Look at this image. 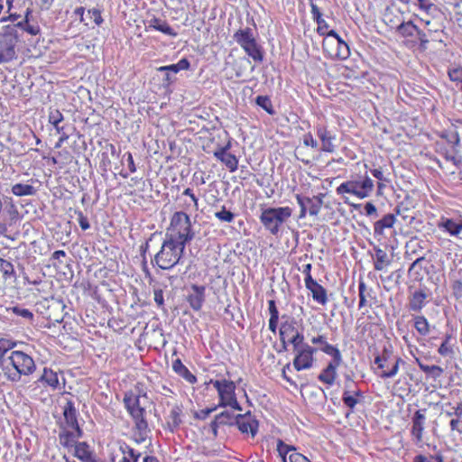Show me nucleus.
Here are the masks:
<instances>
[{
  "mask_svg": "<svg viewBox=\"0 0 462 462\" xmlns=\"http://www.w3.org/2000/svg\"><path fill=\"white\" fill-rule=\"evenodd\" d=\"M235 422H236L237 429L242 434H246L252 438H254L257 434L258 422L250 411L245 414H237Z\"/></svg>",
  "mask_w": 462,
  "mask_h": 462,
  "instance_id": "obj_23",
  "label": "nucleus"
},
{
  "mask_svg": "<svg viewBox=\"0 0 462 462\" xmlns=\"http://www.w3.org/2000/svg\"><path fill=\"white\" fill-rule=\"evenodd\" d=\"M208 383L213 385L217 393V406L229 407L234 411H240V404L236 397V383L226 378L210 379Z\"/></svg>",
  "mask_w": 462,
  "mask_h": 462,
  "instance_id": "obj_8",
  "label": "nucleus"
},
{
  "mask_svg": "<svg viewBox=\"0 0 462 462\" xmlns=\"http://www.w3.org/2000/svg\"><path fill=\"white\" fill-rule=\"evenodd\" d=\"M189 242L163 241L155 254L152 265L162 271H170L177 266Z\"/></svg>",
  "mask_w": 462,
  "mask_h": 462,
  "instance_id": "obj_5",
  "label": "nucleus"
},
{
  "mask_svg": "<svg viewBox=\"0 0 462 462\" xmlns=\"http://www.w3.org/2000/svg\"><path fill=\"white\" fill-rule=\"evenodd\" d=\"M276 451H278L282 462H311L307 457L298 452L294 446L281 439L276 441Z\"/></svg>",
  "mask_w": 462,
  "mask_h": 462,
  "instance_id": "obj_21",
  "label": "nucleus"
},
{
  "mask_svg": "<svg viewBox=\"0 0 462 462\" xmlns=\"http://www.w3.org/2000/svg\"><path fill=\"white\" fill-rule=\"evenodd\" d=\"M11 193L16 197L32 196L35 194V188L31 184L18 182L11 186Z\"/></svg>",
  "mask_w": 462,
  "mask_h": 462,
  "instance_id": "obj_46",
  "label": "nucleus"
},
{
  "mask_svg": "<svg viewBox=\"0 0 462 462\" xmlns=\"http://www.w3.org/2000/svg\"><path fill=\"white\" fill-rule=\"evenodd\" d=\"M7 311L14 314L17 317L24 319L28 321H32L33 314L28 309H24L20 306H15V307L7 309Z\"/></svg>",
  "mask_w": 462,
  "mask_h": 462,
  "instance_id": "obj_53",
  "label": "nucleus"
},
{
  "mask_svg": "<svg viewBox=\"0 0 462 462\" xmlns=\"http://www.w3.org/2000/svg\"><path fill=\"white\" fill-rule=\"evenodd\" d=\"M412 326H414V329L419 336L427 337L430 334V322L422 315L412 317Z\"/></svg>",
  "mask_w": 462,
  "mask_h": 462,
  "instance_id": "obj_42",
  "label": "nucleus"
},
{
  "mask_svg": "<svg viewBox=\"0 0 462 462\" xmlns=\"http://www.w3.org/2000/svg\"><path fill=\"white\" fill-rule=\"evenodd\" d=\"M415 36L420 42V46L423 49H426L427 44L429 43V39L426 33L418 27V30L415 32Z\"/></svg>",
  "mask_w": 462,
  "mask_h": 462,
  "instance_id": "obj_64",
  "label": "nucleus"
},
{
  "mask_svg": "<svg viewBox=\"0 0 462 462\" xmlns=\"http://www.w3.org/2000/svg\"><path fill=\"white\" fill-rule=\"evenodd\" d=\"M318 137L321 142V151L325 152H334V144L332 141L334 140V134L329 132L325 125L318 126Z\"/></svg>",
  "mask_w": 462,
  "mask_h": 462,
  "instance_id": "obj_33",
  "label": "nucleus"
},
{
  "mask_svg": "<svg viewBox=\"0 0 462 462\" xmlns=\"http://www.w3.org/2000/svg\"><path fill=\"white\" fill-rule=\"evenodd\" d=\"M21 41L15 26L5 25L0 35V63H7L17 58L16 45Z\"/></svg>",
  "mask_w": 462,
  "mask_h": 462,
  "instance_id": "obj_12",
  "label": "nucleus"
},
{
  "mask_svg": "<svg viewBox=\"0 0 462 462\" xmlns=\"http://www.w3.org/2000/svg\"><path fill=\"white\" fill-rule=\"evenodd\" d=\"M437 227H439V230L445 232L451 237L459 238V235L462 232V217H441V218L439 220V224H437Z\"/></svg>",
  "mask_w": 462,
  "mask_h": 462,
  "instance_id": "obj_25",
  "label": "nucleus"
},
{
  "mask_svg": "<svg viewBox=\"0 0 462 462\" xmlns=\"http://www.w3.org/2000/svg\"><path fill=\"white\" fill-rule=\"evenodd\" d=\"M254 103L258 107H261L266 113L270 115H273L274 113L272 101L268 96H257L254 99Z\"/></svg>",
  "mask_w": 462,
  "mask_h": 462,
  "instance_id": "obj_52",
  "label": "nucleus"
},
{
  "mask_svg": "<svg viewBox=\"0 0 462 462\" xmlns=\"http://www.w3.org/2000/svg\"><path fill=\"white\" fill-rule=\"evenodd\" d=\"M305 287L310 291L311 299H313L314 302L326 306L327 302H328L326 288L321 286L317 281L305 282Z\"/></svg>",
  "mask_w": 462,
  "mask_h": 462,
  "instance_id": "obj_29",
  "label": "nucleus"
},
{
  "mask_svg": "<svg viewBox=\"0 0 462 462\" xmlns=\"http://www.w3.org/2000/svg\"><path fill=\"white\" fill-rule=\"evenodd\" d=\"M414 462H443V458H442V456H440V455H436L430 458L426 457L423 455H418V456H415Z\"/></svg>",
  "mask_w": 462,
  "mask_h": 462,
  "instance_id": "obj_63",
  "label": "nucleus"
},
{
  "mask_svg": "<svg viewBox=\"0 0 462 462\" xmlns=\"http://www.w3.org/2000/svg\"><path fill=\"white\" fill-rule=\"evenodd\" d=\"M140 398H146V386L143 381L136 382L133 389L126 391L123 400L126 412L134 422V441L137 444L146 440L151 432L146 420V411L140 405Z\"/></svg>",
  "mask_w": 462,
  "mask_h": 462,
  "instance_id": "obj_1",
  "label": "nucleus"
},
{
  "mask_svg": "<svg viewBox=\"0 0 462 462\" xmlns=\"http://www.w3.org/2000/svg\"><path fill=\"white\" fill-rule=\"evenodd\" d=\"M417 30L418 26L415 25L411 21L402 22L397 27L398 33L403 37H414Z\"/></svg>",
  "mask_w": 462,
  "mask_h": 462,
  "instance_id": "obj_49",
  "label": "nucleus"
},
{
  "mask_svg": "<svg viewBox=\"0 0 462 462\" xmlns=\"http://www.w3.org/2000/svg\"><path fill=\"white\" fill-rule=\"evenodd\" d=\"M236 43L245 51V52L254 60V61L261 63L264 59V51L257 42L251 28L237 30L233 36Z\"/></svg>",
  "mask_w": 462,
  "mask_h": 462,
  "instance_id": "obj_9",
  "label": "nucleus"
},
{
  "mask_svg": "<svg viewBox=\"0 0 462 462\" xmlns=\"http://www.w3.org/2000/svg\"><path fill=\"white\" fill-rule=\"evenodd\" d=\"M10 26H15L17 28V34L23 36V32H26L31 35H37L40 33L41 29L37 23H31V20H21L15 23L9 24Z\"/></svg>",
  "mask_w": 462,
  "mask_h": 462,
  "instance_id": "obj_40",
  "label": "nucleus"
},
{
  "mask_svg": "<svg viewBox=\"0 0 462 462\" xmlns=\"http://www.w3.org/2000/svg\"><path fill=\"white\" fill-rule=\"evenodd\" d=\"M310 343L313 346H319L316 349L321 351V353L328 355L331 358H342L341 352L337 346L328 343L327 341L326 335H318L310 338Z\"/></svg>",
  "mask_w": 462,
  "mask_h": 462,
  "instance_id": "obj_27",
  "label": "nucleus"
},
{
  "mask_svg": "<svg viewBox=\"0 0 462 462\" xmlns=\"http://www.w3.org/2000/svg\"><path fill=\"white\" fill-rule=\"evenodd\" d=\"M373 190L374 181L367 175L361 179L346 180L336 188L337 195L343 197L345 194H347L359 199L369 197Z\"/></svg>",
  "mask_w": 462,
  "mask_h": 462,
  "instance_id": "obj_11",
  "label": "nucleus"
},
{
  "mask_svg": "<svg viewBox=\"0 0 462 462\" xmlns=\"http://www.w3.org/2000/svg\"><path fill=\"white\" fill-rule=\"evenodd\" d=\"M215 217L220 222L231 223L235 219V214L226 209L225 206H222L220 210L215 213Z\"/></svg>",
  "mask_w": 462,
  "mask_h": 462,
  "instance_id": "obj_55",
  "label": "nucleus"
},
{
  "mask_svg": "<svg viewBox=\"0 0 462 462\" xmlns=\"http://www.w3.org/2000/svg\"><path fill=\"white\" fill-rule=\"evenodd\" d=\"M448 77L451 81L456 83V87H458L462 81V68L448 70Z\"/></svg>",
  "mask_w": 462,
  "mask_h": 462,
  "instance_id": "obj_60",
  "label": "nucleus"
},
{
  "mask_svg": "<svg viewBox=\"0 0 462 462\" xmlns=\"http://www.w3.org/2000/svg\"><path fill=\"white\" fill-rule=\"evenodd\" d=\"M388 265L389 260L386 253L383 249H375L374 270L381 272Z\"/></svg>",
  "mask_w": 462,
  "mask_h": 462,
  "instance_id": "obj_48",
  "label": "nucleus"
},
{
  "mask_svg": "<svg viewBox=\"0 0 462 462\" xmlns=\"http://www.w3.org/2000/svg\"><path fill=\"white\" fill-rule=\"evenodd\" d=\"M206 286L199 284L190 285V292L186 295V302L193 311L198 312L205 304Z\"/></svg>",
  "mask_w": 462,
  "mask_h": 462,
  "instance_id": "obj_24",
  "label": "nucleus"
},
{
  "mask_svg": "<svg viewBox=\"0 0 462 462\" xmlns=\"http://www.w3.org/2000/svg\"><path fill=\"white\" fill-rule=\"evenodd\" d=\"M64 448H74V456L82 462H90L92 459V452L87 442H79L76 440L71 446H61Z\"/></svg>",
  "mask_w": 462,
  "mask_h": 462,
  "instance_id": "obj_34",
  "label": "nucleus"
},
{
  "mask_svg": "<svg viewBox=\"0 0 462 462\" xmlns=\"http://www.w3.org/2000/svg\"><path fill=\"white\" fill-rule=\"evenodd\" d=\"M310 8L313 20L318 23L317 32L319 35H325V30L328 29V23L322 18L319 8L312 1H310Z\"/></svg>",
  "mask_w": 462,
  "mask_h": 462,
  "instance_id": "obj_43",
  "label": "nucleus"
},
{
  "mask_svg": "<svg viewBox=\"0 0 462 462\" xmlns=\"http://www.w3.org/2000/svg\"><path fill=\"white\" fill-rule=\"evenodd\" d=\"M0 273L5 279H10L14 276V265L9 261L0 258Z\"/></svg>",
  "mask_w": 462,
  "mask_h": 462,
  "instance_id": "obj_57",
  "label": "nucleus"
},
{
  "mask_svg": "<svg viewBox=\"0 0 462 462\" xmlns=\"http://www.w3.org/2000/svg\"><path fill=\"white\" fill-rule=\"evenodd\" d=\"M395 215L402 217L404 220H409L410 224H411L415 219L414 216H410V214H408V208L402 205H399L395 208Z\"/></svg>",
  "mask_w": 462,
  "mask_h": 462,
  "instance_id": "obj_59",
  "label": "nucleus"
},
{
  "mask_svg": "<svg viewBox=\"0 0 462 462\" xmlns=\"http://www.w3.org/2000/svg\"><path fill=\"white\" fill-rule=\"evenodd\" d=\"M334 51L332 52L333 59L346 60L350 55L349 47L343 39L338 41V44Z\"/></svg>",
  "mask_w": 462,
  "mask_h": 462,
  "instance_id": "obj_50",
  "label": "nucleus"
},
{
  "mask_svg": "<svg viewBox=\"0 0 462 462\" xmlns=\"http://www.w3.org/2000/svg\"><path fill=\"white\" fill-rule=\"evenodd\" d=\"M217 404L211 407V408H205L203 410H199L195 411L193 413V418L199 420H205L208 419V417L210 415V413L214 412L217 408H219Z\"/></svg>",
  "mask_w": 462,
  "mask_h": 462,
  "instance_id": "obj_58",
  "label": "nucleus"
},
{
  "mask_svg": "<svg viewBox=\"0 0 462 462\" xmlns=\"http://www.w3.org/2000/svg\"><path fill=\"white\" fill-rule=\"evenodd\" d=\"M180 195L189 198L188 201L183 202L182 211L186 212L189 209H193L195 211L199 210V198L196 194H194L193 189L187 188L182 190V194Z\"/></svg>",
  "mask_w": 462,
  "mask_h": 462,
  "instance_id": "obj_44",
  "label": "nucleus"
},
{
  "mask_svg": "<svg viewBox=\"0 0 462 462\" xmlns=\"http://www.w3.org/2000/svg\"><path fill=\"white\" fill-rule=\"evenodd\" d=\"M400 124H403L402 131L405 135H413L415 132L412 130V125H415V117H394Z\"/></svg>",
  "mask_w": 462,
  "mask_h": 462,
  "instance_id": "obj_54",
  "label": "nucleus"
},
{
  "mask_svg": "<svg viewBox=\"0 0 462 462\" xmlns=\"http://www.w3.org/2000/svg\"><path fill=\"white\" fill-rule=\"evenodd\" d=\"M451 291H453V296L457 300L462 298V281L455 280L451 282Z\"/></svg>",
  "mask_w": 462,
  "mask_h": 462,
  "instance_id": "obj_61",
  "label": "nucleus"
},
{
  "mask_svg": "<svg viewBox=\"0 0 462 462\" xmlns=\"http://www.w3.org/2000/svg\"><path fill=\"white\" fill-rule=\"evenodd\" d=\"M5 378L10 382H17L21 376L30 375L35 371V363L30 355L20 350H14L8 355L7 359L0 365Z\"/></svg>",
  "mask_w": 462,
  "mask_h": 462,
  "instance_id": "obj_3",
  "label": "nucleus"
},
{
  "mask_svg": "<svg viewBox=\"0 0 462 462\" xmlns=\"http://www.w3.org/2000/svg\"><path fill=\"white\" fill-rule=\"evenodd\" d=\"M50 124L54 126L55 131L61 135L59 143H55V148H60V143L68 138L73 131V125L65 122V117H49Z\"/></svg>",
  "mask_w": 462,
  "mask_h": 462,
  "instance_id": "obj_30",
  "label": "nucleus"
},
{
  "mask_svg": "<svg viewBox=\"0 0 462 462\" xmlns=\"http://www.w3.org/2000/svg\"><path fill=\"white\" fill-rule=\"evenodd\" d=\"M193 237L194 232L189 215L184 211L173 213L170 218V226L166 228L163 241L190 243Z\"/></svg>",
  "mask_w": 462,
  "mask_h": 462,
  "instance_id": "obj_4",
  "label": "nucleus"
},
{
  "mask_svg": "<svg viewBox=\"0 0 462 462\" xmlns=\"http://www.w3.org/2000/svg\"><path fill=\"white\" fill-rule=\"evenodd\" d=\"M373 289L367 288L363 280L358 281V309H363L366 306H371L368 300L373 298Z\"/></svg>",
  "mask_w": 462,
  "mask_h": 462,
  "instance_id": "obj_41",
  "label": "nucleus"
},
{
  "mask_svg": "<svg viewBox=\"0 0 462 462\" xmlns=\"http://www.w3.org/2000/svg\"><path fill=\"white\" fill-rule=\"evenodd\" d=\"M9 349H11V345L8 340L5 338L0 339V365H3V361L5 360L4 357Z\"/></svg>",
  "mask_w": 462,
  "mask_h": 462,
  "instance_id": "obj_62",
  "label": "nucleus"
},
{
  "mask_svg": "<svg viewBox=\"0 0 462 462\" xmlns=\"http://www.w3.org/2000/svg\"><path fill=\"white\" fill-rule=\"evenodd\" d=\"M38 382L42 383L45 387L51 390L60 389V380H58V374L51 368L45 367L42 370V376L38 378Z\"/></svg>",
  "mask_w": 462,
  "mask_h": 462,
  "instance_id": "obj_37",
  "label": "nucleus"
},
{
  "mask_svg": "<svg viewBox=\"0 0 462 462\" xmlns=\"http://www.w3.org/2000/svg\"><path fill=\"white\" fill-rule=\"evenodd\" d=\"M189 68V60L187 58H182L175 64L158 68L157 71L164 73L162 85L169 87L176 81L177 78L175 77V74L179 73L180 70H188Z\"/></svg>",
  "mask_w": 462,
  "mask_h": 462,
  "instance_id": "obj_19",
  "label": "nucleus"
},
{
  "mask_svg": "<svg viewBox=\"0 0 462 462\" xmlns=\"http://www.w3.org/2000/svg\"><path fill=\"white\" fill-rule=\"evenodd\" d=\"M292 209L289 206L262 208L259 221L272 236H277L285 221L291 217Z\"/></svg>",
  "mask_w": 462,
  "mask_h": 462,
  "instance_id": "obj_7",
  "label": "nucleus"
},
{
  "mask_svg": "<svg viewBox=\"0 0 462 462\" xmlns=\"http://www.w3.org/2000/svg\"><path fill=\"white\" fill-rule=\"evenodd\" d=\"M181 418H183V406L180 403L172 404L170 412L165 417V429L170 432H174L180 428Z\"/></svg>",
  "mask_w": 462,
  "mask_h": 462,
  "instance_id": "obj_28",
  "label": "nucleus"
},
{
  "mask_svg": "<svg viewBox=\"0 0 462 462\" xmlns=\"http://www.w3.org/2000/svg\"><path fill=\"white\" fill-rule=\"evenodd\" d=\"M428 293L425 289L414 291L409 297V310L413 312H420L428 302Z\"/></svg>",
  "mask_w": 462,
  "mask_h": 462,
  "instance_id": "obj_31",
  "label": "nucleus"
},
{
  "mask_svg": "<svg viewBox=\"0 0 462 462\" xmlns=\"http://www.w3.org/2000/svg\"><path fill=\"white\" fill-rule=\"evenodd\" d=\"M294 357H293V368L297 371L308 370L311 368L314 364V354L317 351V348L306 345L301 346V349L293 350Z\"/></svg>",
  "mask_w": 462,
  "mask_h": 462,
  "instance_id": "obj_17",
  "label": "nucleus"
},
{
  "mask_svg": "<svg viewBox=\"0 0 462 462\" xmlns=\"http://www.w3.org/2000/svg\"><path fill=\"white\" fill-rule=\"evenodd\" d=\"M54 165H58L60 168H64L72 163L73 156L69 149L62 148L54 156L45 158Z\"/></svg>",
  "mask_w": 462,
  "mask_h": 462,
  "instance_id": "obj_36",
  "label": "nucleus"
},
{
  "mask_svg": "<svg viewBox=\"0 0 462 462\" xmlns=\"http://www.w3.org/2000/svg\"><path fill=\"white\" fill-rule=\"evenodd\" d=\"M140 452L124 441L106 447V458L104 462H137Z\"/></svg>",
  "mask_w": 462,
  "mask_h": 462,
  "instance_id": "obj_13",
  "label": "nucleus"
},
{
  "mask_svg": "<svg viewBox=\"0 0 462 462\" xmlns=\"http://www.w3.org/2000/svg\"><path fill=\"white\" fill-rule=\"evenodd\" d=\"M425 410L415 411L411 417V428H410V436L414 445L420 447L423 442V431L425 430Z\"/></svg>",
  "mask_w": 462,
  "mask_h": 462,
  "instance_id": "obj_20",
  "label": "nucleus"
},
{
  "mask_svg": "<svg viewBox=\"0 0 462 462\" xmlns=\"http://www.w3.org/2000/svg\"><path fill=\"white\" fill-rule=\"evenodd\" d=\"M444 125L447 127L437 130V135L441 139H445L448 143L457 144L459 143L458 129L462 127V119L457 118L453 121L449 117H444Z\"/></svg>",
  "mask_w": 462,
  "mask_h": 462,
  "instance_id": "obj_18",
  "label": "nucleus"
},
{
  "mask_svg": "<svg viewBox=\"0 0 462 462\" xmlns=\"http://www.w3.org/2000/svg\"><path fill=\"white\" fill-rule=\"evenodd\" d=\"M364 400V393L358 387V383L350 376L345 378V386L341 393V402L350 411H354L356 406Z\"/></svg>",
  "mask_w": 462,
  "mask_h": 462,
  "instance_id": "obj_14",
  "label": "nucleus"
},
{
  "mask_svg": "<svg viewBox=\"0 0 462 462\" xmlns=\"http://www.w3.org/2000/svg\"><path fill=\"white\" fill-rule=\"evenodd\" d=\"M342 357H333L328 361V365L321 369L318 375L319 382L322 383L328 388H330L337 380V370L341 365Z\"/></svg>",
  "mask_w": 462,
  "mask_h": 462,
  "instance_id": "obj_22",
  "label": "nucleus"
},
{
  "mask_svg": "<svg viewBox=\"0 0 462 462\" xmlns=\"http://www.w3.org/2000/svg\"><path fill=\"white\" fill-rule=\"evenodd\" d=\"M267 311H269V322H267L269 331L275 334L279 329V337L302 336L301 330L299 329V323L289 315L282 316V322L279 325V310L275 306L274 300H267Z\"/></svg>",
  "mask_w": 462,
  "mask_h": 462,
  "instance_id": "obj_6",
  "label": "nucleus"
},
{
  "mask_svg": "<svg viewBox=\"0 0 462 462\" xmlns=\"http://www.w3.org/2000/svg\"><path fill=\"white\" fill-rule=\"evenodd\" d=\"M145 31L155 30L165 35L176 37L178 32L173 30L166 20L152 15L144 20Z\"/></svg>",
  "mask_w": 462,
  "mask_h": 462,
  "instance_id": "obj_26",
  "label": "nucleus"
},
{
  "mask_svg": "<svg viewBox=\"0 0 462 462\" xmlns=\"http://www.w3.org/2000/svg\"><path fill=\"white\" fill-rule=\"evenodd\" d=\"M415 364L419 365L420 370H421L424 374H426L427 379H431L433 381H438L442 377L443 369L441 366L438 365H429L424 364L421 359L415 357Z\"/></svg>",
  "mask_w": 462,
  "mask_h": 462,
  "instance_id": "obj_32",
  "label": "nucleus"
},
{
  "mask_svg": "<svg viewBox=\"0 0 462 462\" xmlns=\"http://www.w3.org/2000/svg\"><path fill=\"white\" fill-rule=\"evenodd\" d=\"M230 413L226 411H223L218 413L217 415L213 418V420L210 421L209 428L210 430H212L213 436H217V429L220 426H224L227 424V422L230 420Z\"/></svg>",
  "mask_w": 462,
  "mask_h": 462,
  "instance_id": "obj_47",
  "label": "nucleus"
},
{
  "mask_svg": "<svg viewBox=\"0 0 462 462\" xmlns=\"http://www.w3.org/2000/svg\"><path fill=\"white\" fill-rule=\"evenodd\" d=\"M451 408H453V412H447V416L453 417L449 420V429L453 432L462 434V401Z\"/></svg>",
  "mask_w": 462,
  "mask_h": 462,
  "instance_id": "obj_35",
  "label": "nucleus"
},
{
  "mask_svg": "<svg viewBox=\"0 0 462 462\" xmlns=\"http://www.w3.org/2000/svg\"><path fill=\"white\" fill-rule=\"evenodd\" d=\"M402 359L393 355L387 348L374 357V373L380 379H392L400 371Z\"/></svg>",
  "mask_w": 462,
  "mask_h": 462,
  "instance_id": "obj_10",
  "label": "nucleus"
},
{
  "mask_svg": "<svg viewBox=\"0 0 462 462\" xmlns=\"http://www.w3.org/2000/svg\"><path fill=\"white\" fill-rule=\"evenodd\" d=\"M451 340L452 336L449 334L444 336L441 344H439V350H437V353H439L440 356L446 357L452 355V344L450 343Z\"/></svg>",
  "mask_w": 462,
  "mask_h": 462,
  "instance_id": "obj_51",
  "label": "nucleus"
},
{
  "mask_svg": "<svg viewBox=\"0 0 462 462\" xmlns=\"http://www.w3.org/2000/svg\"><path fill=\"white\" fill-rule=\"evenodd\" d=\"M296 202L300 207V212H299V218L303 219L307 215L311 217H317L319 214L322 207V199L324 194L314 195L312 197L302 196L301 194H296Z\"/></svg>",
  "mask_w": 462,
  "mask_h": 462,
  "instance_id": "obj_15",
  "label": "nucleus"
},
{
  "mask_svg": "<svg viewBox=\"0 0 462 462\" xmlns=\"http://www.w3.org/2000/svg\"><path fill=\"white\" fill-rule=\"evenodd\" d=\"M59 425L60 445L71 447L75 441L82 438V430L78 423V411L71 400L62 405V417L57 421Z\"/></svg>",
  "mask_w": 462,
  "mask_h": 462,
  "instance_id": "obj_2",
  "label": "nucleus"
},
{
  "mask_svg": "<svg viewBox=\"0 0 462 462\" xmlns=\"http://www.w3.org/2000/svg\"><path fill=\"white\" fill-rule=\"evenodd\" d=\"M172 370L178 374V376L181 377L189 384H194L198 382L196 376L187 369L186 365L181 363L180 358L172 361Z\"/></svg>",
  "mask_w": 462,
  "mask_h": 462,
  "instance_id": "obj_38",
  "label": "nucleus"
},
{
  "mask_svg": "<svg viewBox=\"0 0 462 462\" xmlns=\"http://www.w3.org/2000/svg\"><path fill=\"white\" fill-rule=\"evenodd\" d=\"M339 40H334L333 38H324L322 42V49L330 58H332V52H335V49L338 44Z\"/></svg>",
  "mask_w": 462,
  "mask_h": 462,
  "instance_id": "obj_56",
  "label": "nucleus"
},
{
  "mask_svg": "<svg viewBox=\"0 0 462 462\" xmlns=\"http://www.w3.org/2000/svg\"><path fill=\"white\" fill-rule=\"evenodd\" d=\"M279 340H281L282 346H283V349L287 348V345L293 346V350H300L301 349L302 346L309 345L304 342V335L287 336L284 337H279Z\"/></svg>",
  "mask_w": 462,
  "mask_h": 462,
  "instance_id": "obj_45",
  "label": "nucleus"
},
{
  "mask_svg": "<svg viewBox=\"0 0 462 462\" xmlns=\"http://www.w3.org/2000/svg\"><path fill=\"white\" fill-rule=\"evenodd\" d=\"M231 143L227 141L224 145H217L212 151V155L220 164L224 165L229 172H236L238 167V158L230 152Z\"/></svg>",
  "mask_w": 462,
  "mask_h": 462,
  "instance_id": "obj_16",
  "label": "nucleus"
},
{
  "mask_svg": "<svg viewBox=\"0 0 462 462\" xmlns=\"http://www.w3.org/2000/svg\"><path fill=\"white\" fill-rule=\"evenodd\" d=\"M395 224V215L385 214L382 218L374 222L373 229H374V236H383V230L390 229Z\"/></svg>",
  "mask_w": 462,
  "mask_h": 462,
  "instance_id": "obj_39",
  "label": "nucleus"
}]
</instances>
